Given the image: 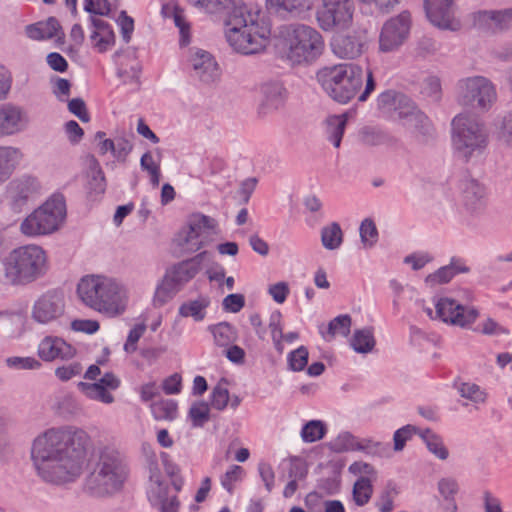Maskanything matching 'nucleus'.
Masks as SVG:
<instances>
[{"label": "nucleus", "instance_id": "obj_1", "mask_svg": "<svg viewBox=\"0 0 512 512\" xmlns=\"http://www.w3.org/2000/svg\"><path fill=\"white\" fill-rule=\"evenodd\" d=\"M192 6L209 14H223L225 36L237 52L251 55L264 50L269 31L260 27L256 17L248 11L242 0H187Z\"/></svg>", "mask_w": 512, "mask_h": 512}, {"label": "nucleus", "instance_id": "obj_2", "mask_svg": "<svg viewBox=\"0 0 512 512\" xmlns=\"http://www.w3.org/2000/svg\"><path fill=\"white\" fill-rule=\"evenodd\" d=\"M77 296L85 306L109 318L124 314L129 300L122 281L102 274L83 276L77 284Z\"/></svg>", "mask_w": 512, "mask_h": 512}, {"label": "nucleus", "instance_id": "obj_3", "mask_svg": "<svg viewBox=\"0 0 512 512\" xmlns=\"http://www.w3.org/2000/svg\"><path fill=\"white\" fill-rule=\"evenodd\" d=\"M30 460L41 481L61 486L64 483V429L52 427L38 434L31 443Z\"/></svg>", "mask_w": 512, "mask_h": 512}, {"label": "nucleus", "instance_id": "obj_4", "mask_svg": "<svg viewBox=\"0 0 512 512\" xmlns=\"http://www.w3.org/2000/svg\"><path fill=\"white\" fill-rule=\"evenodd\" d=\"M128 477V468L120 452L103 445L96 451L92 471L86 476L84 491L95 498H105L119 492Z\"/></svg>", "mask_w": 512, "mask_h": 512}, {"label": "nucleus", "instance_id": "obj_5", "mask_svg": "<svg viewBox=\"0 0 512 512\" xmlns=\"http://www.w3.org/2000/svg\"><path fill=\"white\" fill-rule=\"evenodd\" d=\"M5 278L15 285H26L42 278L49 269L46 251L27 244L11 250L1 259Z\"/></svg>", "mask_w": 512, "mask_h": 512}, {"label": "nucleus", "instance_id": "obj_6", "mask_svg": "<svg viewBox=\"0 0 512 512\" xmlns=\"http://www.w3.org/2000/svg\"><path fill=\"white\" fill-rule=\"evenodd\" d=\"M364 76L362 67L344 63L322 68L317 72L316 78L329 97L346 104L359 92Z\"/></svg>", "mask_w": 512, "mask_h": 512}, {"label": "nucleus", "instance_id": "obj_7", "mask_svg": "<svg viewBox=\"0 0 512 512\" xmlns=\"http://www.w3.org/2000/svg\"><path fill=\"white\" fill-rule=\"evenodd\" d=\"M451 139L455 152L467 162L486 149L489 132L483 121L470 114L460 113L452 119Z\"/></svg>", "mask_w": 512, "mask_h": 512}, {"label": "nucleus", "instance_id": "obj_8", "mask_svg": "<svg viewBox=\"0 0 512 512\" xmlns=\"http://www.w3.org/2000/svg\"><path fill=\"white\" fill-rule=\"evenodd\" d=\"M287 58L293 64L314 61L323 50L321 34L304 24H292L288 27L286 38Z\"/></svg>", "mask_w": 512, "mask_h": 512}, {"label": "nucleus", "instance_id": "obj_9", "mask_svg": "<svg viewBox=\"0 0 512 512\" xmlns=\"http://www.w3.org/2000/svg\"><path fill=\"white\" fill-rule=\"evenodd\" d=\"M497 100L496 87L484 76H471L458 81L457 101L479 112L489 111Z\"/></svg>", "mask_w": 512, "mask_h": 512}, {"label": "nucleus", "instance_id": "obj_10", "mask_svg": "<svg viewBox=\"0 0 512 512\" xmlns=\"http://www.w3.org/2000/svg\"><path fill=\"white\" fill-rule=\"evenodd\" d=\"M217 234L215 219L203 214H193L178 232L175 241L183 252L195 253L211 244Z\"/></svg>", "mask_w": 512, "mask_h": 512}, {"label": "nucleus", "instance_id": "obj_11", "mask_svg": "<svg viewBox=\"0 0 512 512\" xmlns=\"http://www.w3.org/2000/svg\"><path fill=\"white\" fill-rule=\"evenodd\" d=\"M63 219L64 202L53 195L23 220L20 230L28 237L48 235L59 228Z\"/></svg>", "mask_w": 512, "mask_h": 512}, {"label": "nucleus", "instance_id": "obj_12", "mask_svg": "<svg viewBox=\"0 0 512 512\" xmlns=\"http://www.w3.org/2000/svg\"><path fill=\"white\" fill-rule=\"evenodd\" d=\"M92 441L86 431L77 427L66 428V482L79 478L88 465Z\"/></svg>", "mask_w": 512, "mask_h": 512}, {"label": "nucleus", "instance_id": "obj_13", "mask_svg": "<svg viewBox=\"0 0 512 512\" xmlns=\"http://www.w3.org/2000/svg\"><path fill=\"white\" fill-rule=\"evenodd\" d=\"M424 311L431 319L463 328L473 324L479 316L475 307L463 306L451 298H440L435 302V315L430 307H425Z\"/></svg>", "mask_w": 512, "mask_h": 512}, {"label": "nucleus", "instance_id": "obj_14", "mask_svg": "<svg viewBox=\"0 0 512 512\" xmlns=\"http://www.w3.org/2000/svg\"><path fill=\"white\" fill-rule=\"evenodd\" d=\"M353 13V0H322V6L317 11V21L325 31L343 29L352 22Z\"/></svg>", "mask_w": 512, "mask_h": 512}, {"label": "nucleus", "instance_id": "obj_15", "mask_svg": "<svg viewBox=\"0 0 512 512\" xmlns=\"http://www.w3.org/2000/svg\"><path fill=\"white\" fill-rule=\"evenodd\" d=\"M411 29V14L402 11L387 20L380 32L379 50L383 53L397 51L408 39Z\"/></svg>", "mask_w": 512, "mask_h": 512}, {"label": "nucleus", "instance_id": "obj_16", "mask_svg": "<svg viewBox=\"0 0 512 512\" xmlns=\"http://www.w3.org/2000/svg\"><path fill=\"white\" fill-rule=\"evenodd\" d=\"M426 17L432 25L442 30L458 31L461 23L455 18V4L452 0H424Z\"/></svg>", "mask_w": 512, "mask_h": 512}, {"label": "nucleus", "instance_id": "obj_17", "mask_svg": "<svg viewBox=\"0 0 512 512\" xmlns=\"http://www.w3.org/2000/svg\"><path fill=\"white\" fill-rule=\"evenodd\" d=\"M64 306L62 291H50L39 298L33 307V318L39 323H48L61 314Z\"/></svg>", "mask_w": 512, "mask_h": 512}, {"label": "nucleus", "instance_id": "obj_18", "mask_svg": "<svg viewBox=\"0 0 512 512\" xmlns=\"http://www.w3.org/2000/svg\"><path fill=\"white\" fill-rule=\"evenodd\" d=\"M365 43V35L362 32L353 31L334 37L331 47L340 58L354 59L362 54Z\"/></svg>", "mask_w": 512, "mask_h": 512}, {"label": "nucleus", "instance_id": "obj_19", "mask_svg": "<svg viewBox=\"0 0 512 512\" xmlns=\"http://www.w3.org/2000/svg\"><path fill=\"white\" fill-rule=\"evenodd\" d=\"M270 12L283 19L302 18L312 8L311 0H266Z\"/></svg>", "mask_w": 512, "mask_h": 512}, {"label": "nucleus", "instance_id": "obj_20", "mask_svg": "<svg viewBox=\"0 0 512 512\" xmlns=\"http://www.w3.org/2000/svg\"><path fill=\"white\" fill-rule=\"evenodd\" d=\"M26 122L23 110L13 104L0 105V136L13 135L22 130Z\"/></svg>", "mask_w": 512, "mask_h": 512}, {"label": "nucleus", "instance_id": "obj_21", "mask_svg": "<svg viewBox=\"0 0 512 512\" xmlns=\"http://www.w3.org/2000/svg\"><path fill=\"white\" fill-rule=\"evenodd\" d=\"M206 252H201L191 259L182 261L166 271V274L182 289L201 270V264Z\"/></svg>", "mask_w": 512, "mask_h": 512}, {"label": "nucleus", "instance_id": "obj_22", "mask_svg": "<svg viewBox=\"0 0 512 512\" xmlns=\"http://www.w3.org/2000/svg\"><path fill=\"white\" fill-rule=\"evenodd\" d=\"M262 94L261 109L270 111H276L285 105L288 98V92L283 84L279 81H268L260 87Z\"/></svg>", "mask_w": 512, "mask_h": 512}, {"label": "nucleus", "instance_id": "obj_23", "mask_svg": "<svg viewBox=\"0 0 512 512\" xmlns=\"http://www.w3.org/2000/svg\"><path fill=\"white\" fill-rule=\"evenodd\" d=\"M468 272H470V268L463 259L452 257L448 265L442 266L435 272L427 275L425 283L429 287H435L450 282L457 274Z\"/></svg>", "mask_w": 512, "mask_h": 512}, {"label": "nucleus", "instance_id": "obj_24", "mask_svg": "<svg viewBox=\"0 0 512 512\" xmlns=\"http://www.w3.org/2000/svg\"><path fill=\"white\" fill-rule=\"evenodd\" d=\"M192 66L195 76L203 83H212L219 77L218 64L206 51L199 50L195 53Z\"/></svg>", "mask_w": 512, "mask_h": 512}, {"label": "nucleus", "instance_id": "obj_25", "mask_svg": "<svg viewBox=\"0 0 512 512\" xmlns=\"http://www.w3.org/2000/svg\"><path fill=\"white\" fill-rule=\"evenodd\" d=\"M148 499L150 503L161 512H165L166 508L170 510V512H178L179 501L177 496H169L168 486L164 485L158 478L152 482L148 490Z\"/></svg>", "mask_w": 512, "mask_h": 512}, {"label": "nucleus", "instance_id": "obj_26", "mask_svg": "<svg viewBox=\"0 0 512 512\" xmlns=\"http://www.w3.org/2000/svg\"><path fill=\"white\" fill-rule=\"evenodd\" d=\"M91 25L93 30L90 34L92 45L99 52L106 51L115 42V34L110 24L104 20L91 17Z\"/></svg>", "mask_w": 512, "mask_h": 512}, {"label": "nucleus", "instance_id": "obj_27", "mask_svg": "<svg viewBox=\"0 0 512 512\" xmlns=\"http://www.w3.org/2000/svg\"><path fill=\"white\" fill-rule=\"evenodd\" d=\"M61 29L57 18L51 16L45 21L27 25L25 31L28 38L41 41L53 38Z\"/></svg>", "mask_w": 512, "mask_h": 512}, {"label": "nucleus", "instance_id": "obj_28", "mask_svg": "<svg viewBox=\"0 0 512 512\" xmlns=\"http://www.w3.org/2000/svg\"><path fill=\"white\" fill-rule=\"evenodd\" d=\"M181 290V288L168 276L164 274L157 283L152 297V306L161 308L169 303Z\"/></svg>", "mask_w": 512, "mask_h": 512}, {"label": "nucleus", "instance_id": "obj_29", "mask_svg": "<svg viewBox=\"0 0 512 512\" xmlns=\"http://www.w3.org/2000/svg\"><path fill=\"white\" fill-rule=\"evenodd\" d=\"M406 127L412 130L416 139L421 143L428 144L436 137L432 122L423 112L414 116Z\"/></svg>", "mask_w": 512, "mask_h": 512}, {"label": "nucleus", "instance_id": "obj_30", "mask_svg": "<svg viewBox=\"0 0 512 512\" xmlns=\"http://www.w3.org/2000/svg\"><path fill=\"white\" fill-rule=\"evenodd\" d=\"M210 305V298L200 295L195 299L188 300L179 306L178 313L181 317H191L196 322L204 320L206 309Z\"/></svg>", "mask_w": 512, "mask_h": 512}, {"label": "nucleus", "instance_id": "obj_31", "mask_svg": "<svg viewBox=\"0 0 512 512\" xmlns=\"http://www.w3.org/2000/svg\"><path fill=\"white\" fill-rule=\"evenodd\" d=\"M87 164V185L91 192H105L107 188L104 172L94 155H88Z\"/></svg>", "mask_w": 512, "mask_h": 512}, {"label": "nucleus", "instance_id": "obj_32", "mask_svg": "<svg viewBox=\"0 0 512 512\" xmlns=\"http://www.w3.org/2000/svg\"><path fill=\"white\" fill-rule=\"evenodd\" d=\"M21 157L22 154L18 148L0 146V184L11 176Z\"/></svg>", "mask_w": 512, "mask_h": 512}, {"label": "nucleus", "instance_id": "obj_33", "mask_svg": "<svg viewBox=\"0 0 512 512\" xmlns=\"http://www.w3.org/2000/svg\"><path fill=\"white\" fill-rule=\"evenodd\" d=\"M419 437L425 443L428 451L439 460H446L449 457V450L445 446L444 440L441 435L435 431L427 428L420 429Z\"/></svg>", "mask_w": 512, "mask_h": 512}, {"label": "nucleus", "instance_id": "obj_34", "mask_svg": "<svg viewBox=\"0 0 512 512\" xmlns=\"http://www.w3.org/2000/svg\"><path fill=\"white\" fill-rule=\"evenodd\" d=\"M351 324L349 315H339L331 320L326 328L321 326L319 332L325 341H331L336 336L347 337L351 330Z\"/></svg>", "mask_w": 512, "mask_h": 512}, {"label": "nucleus", "instance_id": "obj_35", "mask_svg": "<svg viewBox=\"0 0 512 512\" xmlns=\"http://www.w3.org/2000/svg\"><path fill=\"white\" fill-rule=\"evenodd\" d=\"M376 345L372 328H362L354 331L350 338L351 348L359 354L371 353Z\"/></svg>", "mask_w": 512, "mask_h": 512}, {"label": "nucleus", "instance_id": "obj_36", "mask_svg": "<svg viewBox=\"0 0 512 512\" xmlns=\"http://www.w3.org/2000/svg\"><path fill=\"white\" fill-rule=\"evenodd\" d=\"M64 339L57 336H46L38 345V355L44 361L62 358Z\"/></svg>", "mask_w": 512, "mask_h": 512}, {"label": "nucleus", "instance_id": "obj_37", "mask_svg": "<svg viewBox=\"0 0 512 512\" xmlns=\"http://www.w3.org/2000/svg\"><path fill=\"white\" fill-rule=\"evenodd\" d=\"M357 452H362L370 457L390 458L392 451L389 443L374 440L373 438L359 437Z\"/></svg>", "mask_w": 512, "mask_h": 512}, {"label": "nucleus", "instance_id": "obj_38", "mask_svg": "<svg viewBox=\"0 0 512 512\" xmlns=\"http://www.w3.org/2000/svg\"><path fill=\"white\" fill-rule=\"evenodd\" d=\"M346 124L347 118L345 115H333L326 120L327 139L336 148L340 147Z\"/></svg>", "mask_w": 512, "mask_h": 512}, {"label": "nucleus", "instance_id": "obj_39", "mask_svg": "<svg viewBox=\"0 0 512 512\" xmlns=\"http://www.w3.org/2000/svg\"><path fill=\"white\" fill-rule=\"evenodd\" d=\"M457 392L462 398L472 402L474 405H484L488 399L485 389L472 382H462L457 385Z\"/></svg>", "mask_w": 512, "mask_h": 512}, {"label": "nucleus", "instance_id": "obj_40", "mask_svg": "<svg viewBox=\"0 0 512 512\" xmlns=\"http://www.w3.org/2000/svg\"><path fill=\"white\" fill-rule=\"evenodd\" d=\"M460 213L477 214L485 207V200L480 194H458L455 199Z\"/></svg>", "mask_w": 512, "mask_h": 512}, {"label": "nucleus", "instance_id": "obj_41", "mask_svg": "<svg viewBox=\"0 0 512 512\" xmlns=\"http://www.w3.org/2000/svg\"><path fill=\"white\" fill-rule=\"evenodd\" d=\"M209 329L213 334L215 344L218 346L228 347L237 339L235 328L227 322L212 325Z\"/></svg>", "mask_w": 512, "mask_h": 512}, {"label": "nucleus", "instance_id": "obj_42", "mask_svg": "<svg viewBox=\"0 0 512 512\" xmlns=\"http://www.w3.org/2000/svg\"><path fill=\"white\" fill-rule=\"evenodd\" d=\"M343 242V232L340 225L333 222L321 229V243L327 250L338 249Z\"/></svg>", "mask_w": 512, "mask_h": 512}, {"label": "nucleus", "instance_id": "obj_43", "mask_svg": "<svg viewBox=\"0 0 512 512\" xmlns=\"http://www.w3.org/2000/svg\"><path fill=\"white\" fill-rule=\"evenodd\" d=\"M78 389L89 399L96 400L105 404L114 402L113 395L106 391L98 382L86 383L79 382Z\"/></svg>", "mask_w": 512, "mask_h": 512}, {"label": "nucleus", "instance_id": "obj_44", "mask_svg": "<svg viewBox=\"0 0 512 512\" xmlns=\"http://www.w3.org/2000/svg\"><path fill=\"white\" fill-rule=\"evenodd\" d=\"M375 481L357 479L352 488V500L358 507H363L369 503L373 495V483Z\"/></svg>", "mask_w": 512, "mask_h": 512}, {"label": "nucleus", "instance_id": "obj_45", "mask_svg": "<svg viewBox=\"0 0 512 512\" xmlns=\"http://www.w3.org/2000/svg\"><path fill=\"white\" fill-rule=\"evenodd\" d=\"M438 491L446 501L444 509L446 512H456L457 505L454 496L458 491V484L452 478H442L438 482Z\"/></svg>", "mask_w": 512, "mask_h": 512}, {"label": "nucleus", "instance_id": "obj_46", "mask_svg": "<svg viewBox=\"0 0 512 512\" xmlns=\"http://www.w3.org/2000/svg\"><path fill=\"white\" fill-rule=\"evenodd\" d=\"M359 437L351 432L339 433L331 442L330 448L336 453L357 452Z\"/></svg>", "mask_w": 512, "mask_h": 512}, {"label": "nucleus", "instance_id": "obj_47", "mask_svg": "<svg viewBox=\"0 0 512 512\" xmlns=\"http://www.w3.org/2000/svg\"><path fill=\"white\" fill-rule=\"evenodd\" d=\"M327 427L321 420H310L303 425L300 436L303 442L313 443L325 437Z\"/></svg>", "mask_w": 512, "mask_h": 512}, {"label": "nucleus", "instance_id": "obj_48", "mask_svg": "<svg viewBox=\"0 0 512 512\" xmlns=\"http://www.w3.org/2000/svg\"><path fill=\"white\" fill-rule=\"evenodd\" d=\"M151 412L156 420L172 421L177 417V403L171 399H162L152 403Z\"/></svg>", "mask_w": 512, "mask_h": 512}, {"label": "nucleus", "instance_id": "obj_49", "mask_svg": "<svg viewBox=\"0 0 512 512\" xmlns=\"http://www.w3.org/2000/svg\"><path fill=\"white\" fill-rule=\"evenodd\" d=\"M394 112L397 118L403 120V125L406 127L411 119L414 118L417 114H420V111L414 104V102L405 94L400 96L397 105L394 107Z\"/></svg>", "mask_w": 512, "mask_h": 512}, {"label": "nucleus", "instance_id": "obj_50", "mask_svg": "<svg viewBox=\"0 0 512 512\" xmlns=\"http://www.w3.org/2000/svg\"><path fill=\"white\" fill-rule=\"evenodd\" d=\"M495 127L497 140L504 146L512 148V111H508L499 117Z\"/></svg>", "mask_w": 512, "mask_h": 512}, {"label": "nucleus", "instance_id": "obj_51", "mask_svg": "<svg viewBox=\"0 0 512 512\" xmlns=\"http://www.w3.org/2000/svg\"><path fill=\"white\" fill-rule=\"evenodd\" d=\"M230 400L227 382L222 379L213 387L210 393V405L213 409L223 411L227 408Z\"/></svg>", "mask_w": 512, "mask_h": 512}, {"label": "nucleus", "instance_id": "obj_52", "mask_svg": "<svg viewBox=\"0 0 512 512\" xmlns=\"http://www.w3.org/2000/svg\"><path fill=\"white\" fill-rule=\"evenodd\" d=\"M10 192H37L42 188L37 177L30 174H23L9 183Z\"/></svg>", "mask_w": 512, "mask_h": 512}, {"label": "nucleus", "instance_id": "obj_53", "mask_svg": "<svg viewBox=\"0 0 512 512\" xmlns=\"http://www.w3.org/2000/svg\"><path fill=\"white\" fill-rule=\"evenodd\" d=\"M268 328L270 330L275 349L279 353H282L284 350L283 327H282V314L279 310H275L270 314Z\"/></svg>", "mask_w": 512, "mask_h": 512}, {"label": "nucleus", "instance_id": "obj_54", "mask_svg": "<svg viewBox=\"0 0 512 512\" xmlns=\"http://www.w3.org/2000/svg\"><path fill=\"white\" fill-rule=\"evenodd\" d=\"M188 416L193 427H203L210 419V407L205 401L193 403L189 409Z\"/></svg>", "mask_w": 512, "mask_h": 512}, {"label": "nucleus", "instance_id": "obj_55", "mask_svg": "<svg viewBox=\"0 0 512 512\" xmlns=\"http://www.w3.org/2000/svg\"><path fill=\"white\" fill-rule=\"evenodd\" d=\"M441 44L429 35L419 37L415 42V53L420 57H427L436 54Z\"/></svg>", "mask_w": 512, "mask_h": 512}, {"label": "nucleus", "instance_id": "obj_56", "mask_svg": "<svg viewBox=\"0 0 512 512\" xmlns=\"http://www.w3.org/2000/svg\"><path fill=\"white\" fill-rule=\"evenodd\" d=\"M420 428L414 425H405L397 429L393 434V450L400 452L404 449L406 442L409 441L414 434L419 436Z\"/></svg>", "mask_w": 512, "mask_h": 512}, {"label": "nucleus", "instance_id": "obj_57", "mask_svg": "<svg viewBox=\"0 0 512 512\" xmlns=\"http://www.w3.org/2000/svg\"><path fill=\"white\" fill-rule=\"evenodd\" d=\"M361 243L365 248H372L378 241V230L371 219L362 221L359 228Z\"/></svg>", "mask_w": 512, "mask_h": 512}, {"label": "nucleus", "instance_id": "obj_58", "mask_svg": "<svg viewBox=\"0 0 512 512\" xmlns=\"http://www.w3.org/2000/svg\"><path fill=\"white\" fill-rule=\"evenodd\" d=\"M349 473L356 476L357 479L376 481L377 470L373 465L364 461H355L348 467Z\"/></svg>", "mask_w": 512, "mask_h": 512}, {"label": "nucleus", "instance_id": "obj_59", "mask_svg": "<svg viewBox=\"0 0 512 512\" xmlns=\"http://www.w3.org/2000/svg\"><path fill=\"white\" fill-rule=\"evenodd\" d=\"M244 476V469L239 465H232L221 476V485L229 493L232 494L236 483L240 482Z\"/></svg>", "mask_w": 512, "mask_h": 512}, {"label": "nucleus", "instance_id": "obj_60", "mask_svg": "<svg viewBox=\"0 0 512 512\" xmlns=\"http://www.w3.org/2000/svg\"><path fill=\"white\" fill-rule=\"evenodd\" d=\"M140 165L143 170L149 173L152 188L155 189L159 185L161 173L159 165L154 162L150 152H146L142 155Z\"/></svg>", "mask_w": 512, "mask_h": 512}, {"label": "nucleus", "instance_id": "obj_61", "mask_svg": "<svg viewBox=\"0 0 512 512\" xmlns=\"http://www.w3.org/2000/svg\"><path fill=\"white\" fill-rule=\"evenodd\" d=\"M6 365L11 369L16 370H37L41 367V363L34 357H8Z\"/></svg>", "mask_w": 512, "mask_h": 512}, {"label": "nucleus", "instance_id": "obj_62", "mask_svg": "<svg viewBox=\"0 0 512 512\" xmlns=\"http://www.w3.org/2000/svg\"><path fill=\"white\" fill-rule=\"evenodd\" d=\"M512 27V8L494 10L493 32H502Z\"/></svg>", "mask_w": 512, "mask_h": 512}, {"label": "nucleus", "instance_id": "obj_63", "mask_svg": "<svg viewBox=\"0 0 512 512\" xmlns=\"http://www.w3.org/2000/svg\"><path fill=\"white\" fill-rule=\"evenodd\" d=\"M146 331L145 323L135 324L127 335L126 342L124 343V351L128 354H132L137 350V343Z\"/></svg>", "mask_w": 512, "mask_h": 512}, {"label": "nucleus", "instance_id": "obj_64", "mask_svg": "<svg viewBox=\"0 0 512 512\" xmlns=\"http://www.w3.org/2000/svg\"><path fill=\"white\" fill-rule=\"evenodd\" d=\"M288 365L293 371H302L308 362V350L304 346H300L296 350L290 352L287 356Z\"/></svg>", "mask_w": 512, "mask_h": 512}]
</instances>
